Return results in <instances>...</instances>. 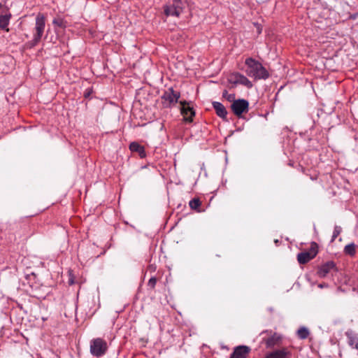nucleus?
Masks as SVG:
<instances>
[{"mask_svg": "<svg viewBox=\"0 0 358 358\" xmlns=\"http://www.w3.org/2000/svg\"><path fill=\"white\" fill-rule=\"evenodd\" d=\"M331 270L337 271L336 266L334 261H329L318 268L317 273L320 277L324 278Z\"/></svg>", "mask_w": 358, "mask_h": 358, "instance_id": "nucleus-12", "label": "nucleus"}, {"mask_svg": "<svg viewBox=\"0 0 358 358\" xmlns=\"http://www.w3.org/2000/svg\"><path fill=\"white\" fill-rule=\"evenodd\" d=\"M108 350L107 343L102 338H97L90 342V352L96 357H100L104 355Z\"/></svg>", "mask_w": 358, "mask_h": 358, "instance_id": "nucleus-4", "label": "nucleus"}, {"mask_svg": "<svg viewBox=\"0 0 358 358\" xmlns=\"http://www.w3.org/2000/svg\"><path fill=\"white\" fill-rule=\"evenodd\" d=\"M319 287H324V285H320Z\"/></svg>", "mask_w": 358, "mask_h": 358, "instance_id": "nucleus-31", "label": "nucleus"}, {"mask_svg": "<svg viewBox=\"0 0 358 358\" xmlns=\"http://www.w3.org/2000/svg\"><path fill=\"white\" fill-rule=\"evenodd\" d=\"M157 282V279L155 277H152L148 282V286L150 287V289H154Z\"/></svg>", "mask_w": 358, "mask_h": 358, "instance_id": "nucleus-25", "label": "nucleus"}, {"mask_svg": "<svg viewBox=\"0 0 358 358\" xmlns=\"http://www.w3.org/2000/svg\"><path fill=\"white\" fill-rule=\"evenodd\" d=\"M357 14H355V15H352L350 17H351L352 19H355V18H356V17H357Z\"/></svg>", "mask_w": 358, "mask_h": 358, "instance_id": "nucleus-28", "label": "nucleus"}, {"mask_svg": "<svg viewBox=\"0 0 358 358\" xmlns=\"http://www.w3.org/2000/svg\"><path fill=\"white\" fill-rule=\"evenodd\" d=\"M342 229L340 226H335L333 235L331 237V242H334L335 239L339 236V234L341 233Z\"/></svg>", "mask_w": 358, "mask_h": 358, "instance_id": "nucleus-23", "label": "nucleus"}, {"mask_svg": "<svg viewBox=\"0 0 358 358\" xmlns=\"http://www.w3.org/2000/svg\"><path fill=\"white\" fill-rule=\"evenodd\" d=\"M201 205V201L199 198H194L189 202V206L190 208L197 212H201V210L199 209Z\"/></svg>", "mask_w": 358, "mask_h": 358, "instance_id": "nucleus-19", "label": "nucleus"}, {"mask_svg": "<svg viewBox=\"0 0 358 358\" xmlns=\"http://www.w3.org/2000/svg\"><path fill=\"white\" fill-rule=\"evenodd\" d=\"M262 334H267L268 335L267 338H263V343L266 348H274L275 347H279L282 344V335L268 330L263 331Z\"/></svg>", "mask_w": 358, "mask_h": 358, "instance_id": "nucleus-6", "label": "nucleus"}, {"mask_svg": "<svg viewBox=\"0 0 358 358\" xmlns=\"http://www.w3.org/2000/svg\"><path fill=\"white\" fill-rule=\"evenodd\" d=\"M238 73H233L230 74L227 78L228 82L232 85L231 87H236L238 84Z\"/></svg>", "mask_w": 358, "mask_h": 358, "instance_id": "nucleus-21", "label": "nucleus"}, {"mask_svg": "<svg viewBox=\"0 0 358 358\" xmlns=\"http://www.w3.org/2000/svg\"><path fill=\"white\" fill-rule=\"evenodd\" d=\"M222 97L226 99L229 102H234L235 99V94H229L227 90H224L222 92Z\"/></svg>", "mask_w": 358, "mask_h": 358, "instance_id": "nucleus-22", "label": "nucleus"}, {"mask_svg": "<svg viewBox=\"0 0 358 358\" xmlns=\"http://www.w3.org/2000/svg\"><path fill=\"white\" fill-rule=\"evenodd\" d=\"M45 26V20L43 14L38 13L36 17L35 33L33 39L27 43V46L33 48L36 46L41 41Z\"/></svg>", "mask_w": 358, "mask_h": 358, "instance_id": "nucleus-2", "label": "nucleus"}, {"mask_svg": "<svg viewBox=\"0 0 358 358\" xmlns=\"http://www.w3.org/2000/svg\"><path fill=\"white\" fill-rule=\"evenodd\" d=\"M212 105H213V108L215 110L216 115L218 117H220V118H222V120H227V116L228 112H227L226 108L224 107V106L218 101H213L212 103Z\"/></svg>", "mask_w": 358, "mask_h": 358, "instance_id": "nucleus-13", "label": "nucleus"}, {"mask_svg": "<svg viewBox=\"0 0 358 358\" xmlns=\"http://www.w3.org/2000/svg\"><path fill=\"white\" fill-rule=\"evenodd\" d=\"M231 110L238 117H241L243 113L249 110V102L244 99H236L231 105Z\"/></svg>", "mask_w": 358, "mask_h": 358, "instance_id": "nucleus-8", "label": "nucleus"}, {"mask_svg": "<svg viewBox=\"0 0 358 358\" xmlns=\"http://www.w3.org/2000/svg\"><path fill=\"white\" fill-rule=\"evenodd\" d=\"M3 14H10L9 9L7 6L0 2V16Z\"/></svg>", "mask_w": 358, "mask_h": 358, "instance_id": "nucleus-24", "label": "nucleus"}, {"mask_svg": "<svg viewBox=\"0 0 358 358\" xmlns=\"http://www.w3.org/2000/svg\"><path fill=\"white\" fill-rule=\"evenodd\" d=\"M181 105L180 113L184 117V120L187 122H192L193 117L195 116V111L192 107L189 106V102L185 100L180 101Z\"/></svg>", "mask_w": 358, "mask_h": 358, "instance_id": "nucleus-9", "label": "nucleus"}, {"mask_svg": "<svg viewBox=\"0 0 358 358\" xmlns=\"http://www.w3.org/2000/svg\"><path fill=\"white\" fill-rule=\"evenodd\" d=\"M296 334L299 338L306 339L308 337L310 331L306 327H301L298 329Z\"/></svg>", "mask_w": 358, "mask_h": 358, "instance_id": "nucleus-20", "label": "nucleus"}, {"mask_svg": "<svg viewBox=\"0 0 358 358\" xmlns=\"http://www.w3.org/2000/svg\"><path fill=\"white\" fill-rule=\"evenodd\" d=\"M69 283L70 285L73 284V280L72 279H69Z\"/></svg>", "mask_w": 358, "mask_h": 358, "instance_id": "nucleus-29", "label": "nucleus"}, {"mask_svg": "<svg viewBox=\"0 0 358 358\" xmlns=\"http://www.w3.org/2000/svg\"><path fill=\"white\" fill-rule=\"evenodd\" d=\"M238 84L244 85L246 87H248V89H250L252 87V83L245 76L238 73Z\"/></svg>", "mask_w": 358, "mask_h": 358, "instance_id": "nucleus-17", "label": "nucleus"}, {"mask_svg": "<svg viewBox=\"0 0 358 358\" xmlns=\"http://www.w3.org/2000/svg\"><path fill=\"white\" fill-rule=\"evenodd\" d=\"M245 65L248 66L246 73L248 76L255 79H266L269 77L268 71L262 64L252 57L245 59Z\"/></svg>", "mask_w": 358, "mask_h": 358, "instance_id": "nucleus-1", "label": "nucleus"}, {"mask_svg": "<svg viewBox=\"0 0 358 358\" xmlns=\"http://www.w3.org/2000/svg\"><path fill=\"white\" fill-rule=\"evenodd\" d=\"M92 93L93 89L92 87H90L85 90L83 96L85 99H90Z\"/></svg>", "mask_w": 358, "mask_h": 358, "instance_id": "nucleus-26", "label": "nucleus"}, {"mask_svg": "<svg viewBox=\"0 0 358 358\" xmlns=\"http://www.w3.org/2000/svg\"><path fill=\"white\" fill-rule=\"evenodd\" d=\"M11 17V14H3V15L0 16V28L4 29L6 31H8L7 28L10 19Z\"/></svg>", "mask_w": 358, "mask_h": 358, "instance_id": "nucleus-16", "label": "nucleus"}, {"mask_svg": "<svg viewBox=\"0 0 358 358\" xmlns=\"http://www.w3.org/2000/svg\"><path fill=\"white\" fill-rule=\"evenodd\" d=\"M251 351V348L247 345H238L234 348L229 358H247Z\"/></svg>", "mask_w": 358, "mask_h": 358, "instance_id": "nucleus-10", "label": "nucleus"}, {"mask_svg": "<svg viewBox=\"0 0 358 358\" xmlns=\"http://www.w3.org/2000/svg\"><path fill=\"white\" fill-rule=\"evenodd\" d=\"M344 253L350 257H353L356 254V245L353 243H350L345 246Z\"/></svg>", "mask_w": 358, "mask_h": 358, "instance_id": "nucleus-18", "label": "nucleus"}, {"mask_svg": "<svg viewBox=\"0 0 358 358\" xmlns=\"http://www.w3.org/2000/svg\"><path fill=\"white\" fill-rule=\"evenodd\" d=\"M275 243L278 244L279 243L278 240H275Z\"/></svg>", "mask_w": 358, "mask_h": 358, "instance_id": "nucleus-30", "label": "nucleus"}, {"mask_svg": "<svg viewBox=\"0 0 358 358\" xmlns=\"http://www.w3.org/2000/svg\"><path fill=\"white\" fill-rule=\"evenodd\" d=\"M348 339V343L352 348L358 350V336L352 331H348L345 333Z\"/></svg>", "mask_w": 358, "mask_h": 358, "instance_id": "nucleus-15", "label": "nucleus"}, {"mask_svg": "<svg viewBox=\"0 0 358 358\" xmlns=\"http://www.w3.org/2000/svg\"><path fill=\"white\" fill-rule=\"evenodd\" d=\"M180 93L175 91L172 87L166 90L161 96L162 105L164 108H171L179 102Z\"/></svg>", "mask_w": 358, "mask_h": 358, "instance_id": "nucleus-3", "label": "nucleus"}, {"mask_svg": "<svg viewBox=\"0 0 358 358\" xmlns=\"http://www.w3.org/2000/svg\"><path fill=\"white\" fill-rule=\"evenodd\" d=\"M171 6H166L164 8V13L166 15L178 17L185 8L187 0H173Z\"/></svg>", "mask_w": 358, "mask_h": 358, "instance_id": "nucleus-7", "label": "nucleus"}, {"mask_svg": "<svg viewBox=\"0 0 358 358\" xmlns=\"http://www.w3.org/2000/svg\"><path fill=\"white\" fill-rule=\"evenodd\" d=\"M52 22L54 24H56L58 27H62L63 24L62 20L59 19H54Z\"/></svg>", "mask_w": 358, "mask_h": 358, "instance_id": "nucleus-27", "label": "nucleus"}, {"mask_svg": "<svg viewBox=\"0 0 358 358\" xmlns=\"http://www.w3.org/2000/svg\"><path fill=\"white\" fill-rule=\"evenodd\" d=\"M317 253L318 245L315 242H312L308 250L301 252L297 255V260L300 264H305L313 259Z\"/></svg>", "mask_w": 358, "mask_h": 358, "instance_id": "nucleus-5", "label": "nucleus"}, {"mask_svg": "<svg viewBox=\"0 0 358 358\" xmlns=\"http://www.w3.org/2000/svg\"><path fill=\"white\" fill-rule=\"evenodd\" d=\"M129 149L131 152H135L138 153L141 158H143L145 157V151L143 146L141 145L137 142H132L129 145Z\"/></svg>", "mask_w": 358, "mask_h": 358, "instance_id": "nucleus-14", "label": "nucleus"}, {"mask_svg": "<svg viewBox=\"0 0 358 358\" xmlns=\"http://www.w3.org/2000/svg\"><path fill=\"white\" fill-rule=\"evenodd\" d=\"M292 352L284 347L268 353L264 358H292Z\"/></svg>", "mask_w": 358, "mask_h": 358, "instance_id": "nucleus-11", "label": "nucleus"}]
</instances>
